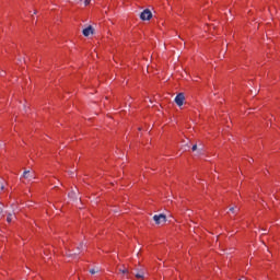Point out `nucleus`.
I'll return each mask as SVG.
<instances>
[{"label":"nucleus","instance_id":"f257e3e1","mask_svg":"<svg viewBox=\"0 0 280 280\" xmlns=\"http://www.w3.org/2000/svg\"><path fill=\"white\" fill-rule=\"evenodd\" d=\"M153 220L155 224H165V222H167V217L165 214H155Z\"/></svg>","mask_w":280,"mask_h":280},{"label":"nucleus","instance_id":"6e6552de","mask_svg":"<svg viewBox=\"0 0 280 280\" xmlns=\"http://www.w3.org/2000/svg\"><path fill=\"white\" fill-rule=\"evenodd\" d=\"M14 218H16L14 214L12 213H9L8 217H7V222H12V220H14Z\"/></svg>","mask_w":280,"mask_h":280},{"label":"nucleus","instance_id":"7ed1b4c3","mask_svg":"<svg viewBox=\"0 0 280 280\" xmlns=\"http://www.w3.org/2000/svg\"><path fill=\"white\" fill-rule=\"evenodd\" d=\"M175 104H177L178 106H183V104H185V94L184 93H179L175 96Z\"/></svg>","mask_w":280,"mask_h":280},{"label":"nucleus","instance_id":"9d476101","mask_svg":"<svg viewBox=\"0 0 280 280\" xmlns=\"http://www.w3.org/2000/svg\"><path fill=\"white\" fill-rule=\"evenodd\" d=\"M119 272H121L122 275H128V269L124 268V269H118Z\"/></svg>","mask_w":280,"mask_h":280},{"label":"nucleus","instance_id":"dca6fc26","mask_svg":"<svg viewBox=\"0 0 280 280\" xmlns=\"http://www.w3.org/2000/svg\"><path fill=\"white\" fill-rule=\"evenodd\" d=\"M72 255H80V252L74 253V254H68V257H71Z\"/></svg>","mask_w":280,"mask_h":280},{"label":"nucleus","instance_id":"4468645a","mask_svg":"<svg viewBox=\"0 0 280 280\" xmlns=\"http://www.w3.org/2000/svg\"><path fill=\"white\" fill-rule=\"evenodd\" d=\"M96 272H97V270H95V269H91V270H90V273H91V275H96Z\"/></svg>","mask_w":280,"mask_h":280},{"label":"nucleus","instance_id":"9b49d317","mask_svg":"<svg viewBox=\"0 0 280 280\" xmlns=\"http://www.w3.org/2000/svg\"><path fill=\"white\" fill-rule=\"evenodd\" d=\"M5 189V186H3V183L0 182V191H3Z\"/></svg>","mask_w":280,"mask_h":280},{"label":"nucleus","instance_id":"f03ea898","mask_svg":"<svg viewBox=\"0 0 280 280\" xmlns=\"http://www.w3.org/2000/svg\"><path fill=\"white\" fill-rule=\"evenodd\" d=\"M141 21H150L152 19V11L145 9L143 12L140 13Z\"/></svg>","mask_w":280,"mask_h":280},{"label":"nucleus","instance_id":"0eeeda50","mask_svg":"<svg viewBox=\"0 0 280 280\" xmlns=\"http://www.w3.org/2000/svg\"><path fill=\"white\" fill-rule=\"evenodd\" d=\"M136 279H145V272L139 271L135 275Z\"/></svg>","mask_w":280,"mask_h":280},{"label":"nucleus","instance_id":"20e7f679","mask_svg":"<svg viewBox=\"0 0 280 280\" xmlns=\"http://www.w3.org/2000/svg\"><path fill=\"white\" fill-rule=\"evenodd\" d=\"M82 34L83 36H93V34H95V28H93V26L90 25L82 31Z\"/></svg>","mask_w":280,"mask_h":280},{"label":"nucleus","instance_id":"412c9836","mask_svg":"<svg viewBox=\"0 0 280 280\" xmlns=\"http://www.w3.org/2000/svg\"><path fill=\"white\" fill-rule=\"evenodd\" d=\"M19 62H23V59H19Z\"/></svg>","mask_w":280,"mask_h":280},{"label":"nucleus","instance_id":"39448f33","mask_svg":"<svg viewBox=\"0 0 280 280\" xmlns=\"http://www.w3.org/2000/svg\"><path fill=\"white\" fill-rule=\"evenodd\" d=\"M21 178H26L28 180H32V179L36 178V176H34V174L30 173V171H24Z\"/></svg>","mask_w":280,"mask_h":280},{"label":"nucleus","instance_id":"f3484780","mask_svg":"<svg viewBox=\"0 0 280 280\" xmlns=\"http://www.w3.org/2000/svg\"><path fill=\"white\" fill-rule=\"evenodd\" d=\"M198 154H202V149H198Z\"/></svg>","mask_w":280,"mask_h":280},{"label":"nucleus","instance_id":"1a4fd4ad","mask_svg":"<svg viewBox=\"0 0 280 280\" xmlns=\"http://www.w3.org/2000/svg\"><path fill=\"white\" fill-rule=\"evenodd\" d=\"M77 250H84V243H81L78 247Z\"/></svg>","mask_w":280,"mask_h":280},{"label":"nucleus","instance_id":"423d86ee","mask_svg":"<svg viewBox=\"0 0 280 280\" xmlns=\"http://www.w3.org/2000/svg\"><path fill=\"white\" fill-rule=\"evenodd\" d=\"M68 197L71 198V200H78V194L75 192V190L69 192Z\"/></svg>","mask_w":280,"mask_h":280},{"label":"nucleus","instance_id":"ddd939ff","mask_svg":"<svg viewBox=\"0 0 280 280\" xmlns=\"http://www.w3.org/2000/svg\"><path fill=\"white\" fill-rule=\"evenodd\" d=\"M196 150H198V144L192 145V152H196Z\"/></svg>","mask_w":280,"mask_h":280},{"label":"nucleus","instance_id":"2eb2a0df","mask_svg":"<svg viewBox=\"0 0 280 280\" xmlns=\"http://www.w3.org/2000/svg\"><path fill=\"white\" fill-rule=\"evenodd\" d=\"M230 211H231L232 213H235V207L230 208Z\"/></svg>","mask_w":280,"mask_h":280},{"label":"nucleus","instance_id":"f8f14e48","mask_svg":"<svg viewBox=\"0 0 280 280\" xmlns=\"http://www.w3.org/2000/svg\"><path fill=\"white\" fill-rule=\"evenodd\" d=\"M92 0H84V5H90Z\"/></svg>","mask_w":280,"mask_h":280},{"label":"nucleus","instance_id":"a211bd4d","mask_svg":"<svg viewBox=\"0 0 280 280\" xmlns=\"http://www.w3.org/2000/svg\"><path fill=\"white\" fill-rule=\"evenodd\" d=\"M69 174H70V176H73V172H71V171L69 172Z\"/></svg>","mask_w":280,"mask_h":280},{"label":"nucleus","instance_id":"aec40b11","mask_svg":"<svg viewBox=\"0 0 280 280\" xmlns=\"http://www.w3.org/2000/svg\"><path fill=\"white\" fill-rule=\"evenodd\" d=\"M34 14H38V11H34Z\"/></svg>","mask_w":280,"mask_h":280},{"label":"nucleus","instance_id":"6ab92c4d","mask_svg":"<svg viewBox=\"0 0 280 280\" xmlns=\"http://www.w3.org/2000/svg\"><path fill=\"white\" fill-rule=\"evenodd\" d=\"M262 231H264V235H266V229H262Z\"/></svg>","mask_w":280,"mask_h":280}]
</instances>
